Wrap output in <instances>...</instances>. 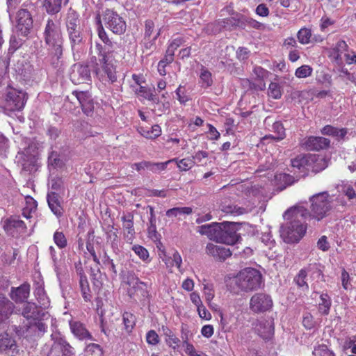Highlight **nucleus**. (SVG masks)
Listing matches in <instances>:
<instances>
[{
	"label": "nucleus",
	"mask_w": 356,
	"mask_h": 356,
	"mask_svg": "<svg viewBox=\"0 0 356 356\" xmlns=\"http://www.w3.org/2000/svg\"><path fill=\"white\" fill-rule=\"evenodd\" d=\"M311 202L310 211L302 206L291 207L287 210L286 215H292L296 218L304 220L314 218L318 221L325 217L327 213L331 209V202L329 200L327 192H322L314 195L309 198Z\"/></svg>",
	"instance_id": "1"
},
{
	"label": "nucleus",
	"mask_w": 356,
	"mask_h": 356,
	"mask_svg": "<svg viewBox=\"0 0 356 356\" xmlns=\"http://www.w3.org/2000/svg\"><path fill=\"white\" fill-rule=\"evenodd\" d=\"M127 285V293L130 298H138L143 305H149L152 296L150 284L142 282L135 274L129 273L124 281Z\"/></svg>",
	"instance_id": "2"
},
{
	"label": "nucleus",
	"mask_w": 356,
	"mask_h": 356,
	"mask_svg": "<svg viewBox=\"0 0 356 356\" xmlns=\"http://www.w3.org/2000/svg\"><path fill=\"white\" fill-rule=\"evenodd\" d=\"M98 61L94 66V72L99 81L113 83L117 81L116 66L112 62L113 54L97 55Z\"/></svg>",
	"instance_id": "3"
},
{
	"label": "nucleus",
	"mask_w": 356,
	"mask_h": 356,
	"mask_svg": "<svg viewBox=\"0 0 356 356\" xmlns=\"http://www.w3.org/2000/svg\"><path fill=\"white\" fill-rule=\"evenodd\" d=\"M287 210L284 212V218L290 220L289 225L282 230V235L285 241L288 243H298L303 238L307 231L306 220L301 218H296L292 215H286Z\"/></svg>",
	"instance_id": "4"
},
{
	"label": "nucleus",
	"mask_w": 356,
	"mask_h": 356,
	"mask_svg": "<svg viewBox=\"0 0 356 356\" xmlns=\"http://www.w3.org/2000/svg\"><path fill=\"white\" fill-rule=\"evenodd\" d=\"M236 286L245 292L259 289L262 284L261 273L253 268H245L241 270L235 278Z\"/></svg>",
	"instance_id": "5"
},
{
	"label": "nucleus",
	"mask_w": 356,
	"mask_h": 356,
	"mask_svg": "<svg viewBox=\"0 0 356 356\" xmlns=\"http://www.w3.org/2000/svg\"><path fill=\"white\" fill-rule=\"evenodd\" d=\"M27 99L28 95L26 92L12 87L8 88L2 106L4 113L10 115L13 113L22 111Z\"/></svg>",
	"instance_id": "6"
},
{
	"label": "nucleus",
	"mask_w": 356,
	"mask_h": 356,
	"mask_svg": "<svg viewBox=\"0 0 356 356\" xmlns=\"http://www.w3.org/2000/svg\"><path fill=\"white\" fill-rule=\"evenodd\" d=\"M43 38L48 48L63 47L64 39L60 23L49 18L44 27Z\"/></svg>",
	"instance_id": "7"
},
{
	"label": "nucleus",
	"mask_w": 356,
	"mask_h": 356,
	"mask_svg": "<svg viewBox=\"0 0 356 356\" xmlns=\"http://www.w3.org/2000/svg\"><path fill=\"white\" fill-rule=\"evenodd\" d=\"M65 24L72 49H74L76 45L81 42L83 39L80 31L79 14L75 10L72 9L68 10Z\"/></svg>",
	"instance_id": "8"
},
{
	"label": "nucleus",
	"mask_w": 356,
	"mask_h": 356,
	"mask_svg": "<svg viewBox=\"0 0 356 356\" xmlns=\"http://www.w3.org/2000/svg\"><path fill=\"white\" fill-rule=\"evenodd\" d=\"M105 26L115 34H122L127 29L126 22L113 9L106 8L102 13Z\"/></svg>",
	"instance_id": "9"
},
{
	"label": "nucleus",
	"mask_w": 356,
	"mask_h": 356,
	"mask_svg": "<svg viewBox=\"0 0 356 356\" xmlns=\"http://www.w3.org/2000/svg\"><path fill=\"white\" fill-rule=\"evenodd\" d=\"M273 307L272 297L266 293H254L250 299L249 308L254 314H264L270 312Z\"/></svg>",
	"instance_id": "10"
},
{
	"label": "nucleus",
	"mask_w": 356,
	"mask_h": 356,
	"mask_svg": "<svg viewBox=\"0 0 356 356\" xmlns=\"http://www.w3.org/2000/svg\"><path fill=\"white\" fill-rule=\"evenodd\" d=\"M15 19L17 33L27 37L33 28V19L30 11L26 8H20L16 12Z\"/></svg>",
	"instance_id": "11"
},
{
	"label": "nucleus",
	"mask_w": 356,
	"mask_h": 356,
	"mask_svg": "<svg viewBox=\"0 0 356 356\" xmlns=\"http://www.w3.org/2000/svg\"><path fill=\"white\" fill-rule=\"evenodd\" d=\"M97 29V32L99 38L104 43V44L96 42L95 49L97 51V55H106V54H113L114 53V44L109 38L107 33L104 30L102 22L101 20L100 15H97L96 17Z\"/></svg>",
	"instance_id": "12"
},
{
	"label": "nucleus",
	"mask_w": 356,
	"mask_h": 356,
	"mask_svg": "<svg viewBox=\"0 0 356 356\" xmlns=\"http://www.w3.org/2000/svg\"><path fill=\"white\" fill-rule=\"evenodd\" d=\"M218 243L227 245L235 244L239 238L233 222H224L220 223Z\"/></svg>",
	"instance_id": "13"
},
{
	"label": "nucleus",
	"mask_w": 356,
	"mask_h": 356,
	"mask_svg": "<svg viewBox=\"0 0 356 356\" xmlns=\"http://www.w3.org/2000/svg\"><path fill=\"white\" fill-rule=\"evenodd\" d=\"M72 95L79 101L83 113L88 117H92L95 112V103L90 93L88 91L74 90Z\"/></svg>",
	"instance_id": "14"
},
{
	"label": "nucleus",
	"mask_w": 356,
	"mask_h": 356,
	"mask_svg": "<svg viewBox=\"0 0 356 356\" xmlns=\"http://www.w3.org/2000/svg\"><path fill=\"white\" fill-rule=\"evenodd\" d=\"M51 336L54 342L48 356H73L74 348L63 338H54V335Z\"/></svg>",
	"instance_id": "15"
},
{
	"label": "nucleus",
	"mask_w": 356,
	"mask_h": 356,
	"mask_svg": "<svg viewBox=\"0 0 356 356\" xmlns=\"http://www.w3.org/2000/svg\"><path fill=\"white\" fill-rule=\"evenodd\" d=\"M330 140L321 136H309L305 139L301 146L309 151H319L330 147Z\"/></svg>",
	"instance_id": "16"
},
{
	"label": "nucleus",
	"mask_w": 356,
	"mask_h": 356,
	"mask_svg": "<svg viewBox=\"0 0 356 356\" xmlns=\"http://www.w3.org/2000/svg\"><path fill=\"white\" fill-rule=\"evenodd\" d=\"M86 248L90 255L92 257L93 261L97 264V269L90 268V276L92 280L93 284L97 288H101L103 285L102 283V274L98 267L100 265V261L98 257L96 254L94 245L92 243L88 241L86 243Z\"/></svg>",
	"instance_id": "17"
},
{
	"label": "nucleus",
	"mask_w": 356,
	"mask_h": 356,
	"mask_svg": "<svg viewBox=\"0 0 356 356\" xmlns=\"http://www.w3.org/2000/svg\"><path fill=\"white\" fill-rule=\"evenodd\" d=\"M227 24H231L242 29H245L246 26L257 30H264L265 29V25L261 22L242 15L238 18L230 17L227 19Z\"/></svg>",
	"instance_id": "18"
},
{
	"label": "nucleus",
	"mask_w": 356,
	"mask_h": 356,
	"mask_svg": "<svg viewBox=\"0 0 356 356\" xmlns=\"http://www.w3.org/2000/svg\"><path fill=\"white\" fill-rule=\"evenodd\" d=\"M206 252L207 254L213 257L215 260L219 261H224L232 255L229 248L212 243H209L207 245Z\"/></svg>",
	"instance_id": "19"
},
{
	"label": "nucleus",
	"mask_w": 356,
	"mask_h": 356,
	"mask_svg": "<svg viewBox=\"0 0 356 356\" xmlns=\"http://www.w3.org/2000/svg\"><path fill=\"white\" fill-rule=\"evenodd\" d=\"M327 166V160L324 156L315 154H307V173H318L325 170Z\"/></svg>",
	"instance_id": "20"
},
{
	"label": "nucleus",
	"mask_w": 356,
	"mask_h": 356,
	"mask_svg": "<svg viewBox=\"0 0 356 356\" xmlns=\"http://www.w3.org/2000/svg\"><path fill=\"white\" fill-rule=\"evenodd\" d=\"M3 229L8 234L14 236L15 232H26L27 227L25 222L20 220L19 217L10 216L4 221Z\"/></svg>",
	"instance_id": "21"
},
{
	"label": "nucleus",
	"mask_w": 356,
	"mask_h": 356,
	"mask_svg": "<svg viewBox=\"0 0 356 356\" xmlns=\"http://www.w3.org/2000/svg\"><path fill=\"white\" fill-rule=\"evenodd\" d=\"M29 293L30 284L25 282L18 287H12L10 296L16 303H21L29 298Z\"/></svg>",
	"instance_id": "22"
},
{
	"label": "nucleus",
	"mask_w": 356,
	"mask_h": 356,
	"mask_svg": "<svg viewBox=\"0 0 356 356\" xmlns=\"http://www.w3.org/2000/svg\"><path fill=\"white\" fill-rule=\"evenodd\" d=\"M291 167L293 172L299 173L301 176H307V154H299L292 159Z\"/></svg>",
	"instance_id": "23"
},
{
	"label": "nucleus",
	"mask_w": 356,
	"mask_h": 356,
	"mask_svg": "<svg viewBox=\"0 0 356 356\" xmlns=\"http://www.w3.org/2000/svg\"><path fill=\"white\" fill-rule=\"evenodd\" d=\"M15 306L4 295L0 296V325L14 313Z\"/></svg>",
	"instance_id": "24"
},
{
	"label": "nucleus",
	"mask_w": 356,
	"mask_h": 356,
	"mask_svg": "<svg viewBox=\"0 0 356 356\" xmlns=\"http://www.w3.org/2000/svg\"><path fill=\"white\" fill-rule=\"evenodd\" d=\"M121 219L123 222L124 238L127 243H132L135 238L134 217L129 214L128 216H123Z\"/></svg>",
	"instance_id": "25"
},
{
	"label": "nucleus",
	"mask_w": 356,
	"mask_h": 356,
	"mask_svg": "<svg viewBox=\"0 0 356 356\" xmlns=\"http://www.w3.org/2000/svg\"><path fill=\"white\" fill-rule=\"evenodd\" d=\"M47 203L49 209L57 217H61L63 214L60 196L56 192H50L47 196Z\"/></svg>",
	"instance_id": "26"
},
{
	"label": "nucleus",
	"mask_w": 356,
	"mask_h": 356,
	"mask_svg": "<svg viewBox=\"0 0 356 356\" xmlns=\"http://www.w3.org/2000/svg\"><path fill=\"white\" fill-rule=\"evenodd\" d=\"M49 63L54 69H60L63 65V47L48 48Z\"/></svg>",
	"instance_id": "27"
},
{
	"label": "nucleus",
	"mask_w": 356,
	"mask_h": 356,
	"mask_svg": "<svg viewBox=\"0 0 356 356\" xmlns=\"http://www.w3.org/2000/svg\"><path fill=\"white\" fill-rule=\"evenodd\" d=\"M220 223L213 222L202 225L199 227L200 233L202 235L207 236L210 239L216 241L218 243V236L220 233Z\"/></svg>",
	"instance_id": "28"
},
{
	"label": "nucleus",
	"mask_w": 356,
	"mask_h": 356,
	"mask_svg": "<svg viewBox=\"0 0 356 356\" xmlns=\"http://www.w3.org/2000/svg\"><path fill=\"white\" fill-rule=\"evenodd\" d=\"M253 75L255 76L254 80L257 81V88L264 90L266 88L264 80L268 77L269 72L260 66H255L253 69Z\"/></svg>",
	"instance_id": "29"
},
{
	"label": "nucleus",
	"mask_w": 356,
	"mask_h": 356,
	"mask_svg": "<svg viewBox=\"0 0 356 356\" xmlns=\"http://www.w3.org/2000/svg\"><path fill=\"white\" fill-rule=\"evenodd\" d=\"M332 306V299L327 293H322L320 295V301L318 305V312L323 316H327L330 314Z\"/></svg>",
	"instance_id": "30"
},
{
	"label": "nucleus",
	"mask_w": 356,
	"mask_h": 356,
	"mask_svg": "<svg viewBox=\"0 0 356 356\" xmlns=\"http://www.w3.org/2000/svg\"><path fill=\"white\" fill-rule=\"evenodd\" d=\"M321 132L323 135L331 136L337 138H343L348 133L346 128L338 129L332 125H325L321 129Z\"/></svg>",
	"instance_id": "31"
},
{
	"label": "nucleus",
	"mask_w": 356,
	"mask_h": 356,
	"mask_svg": "<svg viewBox=\"0 0 356 356\" xmlns=\"http://www.w3.org/2000/svg\"><path fill=\"white\" fill-rule=\"evenodd\" d=\"M38 203L33 197L29 195L26 196L25 206L22 209V216L26 219L31 218L32 213L36 211Z\"/></svg>",
	"instance_id": "32"
},
{
	"label": "nucleus",
	"mask_w": 356,
	"mask_h": 356,
	"mask_svg": "<svg viewBox=\"0 0 356 356\" xmlns=\"http://www.w3.org/2000/svg\"><path fill=\"white\" fill-rule=\"evenodd\" d=\"M42 5L48 14L54 15L60 12L62 0H43Z\"/></svg>",
	"instance_id": "33"
},
{
	"label": "nucleus",
	"mask_w": 356,
	"mask_h": 356,
	"mask_svg": "<svg viewBox=\"0 0 356 356\" xmlns=\"http://www.w3.org/2000/svg\"><path fill=\"white\" fill-rule=\"evenodd\" d=\"M79 288L83 300L90 302L92 296L87 277L79 279Z\"/></svg>",
	"instance_id": "34"
},
{
	"label": "nucleus",
	"mask_w": 356,
	"mask_h": 356,
	"mask_svg": "<svg viewBox=\"0 0 356 356\" xmlns=\"http://www.w3.org/2000/svg\"><path fill=\"white\" fill-rule=\"evenodd\" d=\"M125 331L128 333L132 332L136 325V318L135 315L129 312H124L122 315Z\"/></svg>",
	"instance_id": "35"
},
{
	"label": "nucleus",
	"mask_w": 356,
	"mask_h": 356,
	"mask_svg": "<svg viewBox=\"0 0 356 356\" xmlns=\"http://www.w3.org/2000/svg\"><path fill=\"white\" fill-rule=\"evenodd\" d=\"M16 349V343L10 335H6L0 339V352L12 350L13 353Z\"/></svg>",
	"instance_id": "36"
},
{
	"label": "nucleus",
	"mask_w": 356,
	"mask_h": 356,
	"mask_svg": "<svg viewBox=\"0 0 356 356\" xmlns=\"http://www.w3.org/2000/svg\"><path fill=\"white\" fill-rule=\"evenodd\" d=\"M200 83L202 88H207L213 84L211 73L204 67L201 69Z\"/></svg>",
	"instance_id": "37"
},
{
	"label": "nucleus",
	"mask_w": 356,
	"mask_h": 356,
	"mask_svg": "<svg viewBox=\"0 0 356 356\" xmlns=\"http://www.w3.org/2000/svg\"><path fill=\"white\" fill-rule=\"evenodd\" d=\"M143 161L145 169H147L152 171V172H159L165 170L167 168L168 164L170 163V161H165L162 163H154L148 161Z\"/></svg>",
	"instance_id": "38"
},
{
	"label": "nucleus",
	"mask_w": 356,
	"mask_h": 356,
	"mask_svg": "<svg viewBox=\"0 0 356 356\" xmlns=\"http://www.w3.org/2000/svg\"><path fill=\"white\" fill-rule=\"evenodd\" d=\"M161 128L159 124L153 125L150 129H142L141 135L148 139H155L161 135Z\"/></svg>",
	"instance_id": "39"
},
{
	"label": "nucleus",
	"mask_w": 356,
	"mask_h": 356,
	"mask_svg": "<svg viewBox=\"0 0 356 356\" xmlns=\"http://www.w3.org/2000/svg\"><path fill=\"white\" fill-rule=\"evenodd\" d=\"M273 131L276 134V138L275 141L279 142L284 140L286 138V129L280 121H276L273 124L272 126Z\"/></svg>",
	"instance_id": "40"
},
{
	"label": "nucleus",
	"mask_w": 356,
	"mask_h": 356,
	"mask_svg": "<svg viewBox=\"0 0 356 356\" xmlns=\"http://www.w3.org/2000/svg\"><path fill=\"white\" fill-rule=\"evenodd\" d=\"M168 161L170 162H175L177 165V167L180 170L182 171H187L192 168V167L194 165L195 161L193 159L190 158H184L182 159L179 160L178 159H172L171 160H169Z\"/></svg>",
	"instance_id": "41"
},
{
	"label": "nucleus",
	"mask_w": 356,
	"mask_h": 356,
	"mask_svg": "<svg viewBox=\"0 0 356 356\" xmlns=\"http://www.w3.org/2000/svg\"><path fill=\"white\" fill-rule=\"evenodd\" d=\"M307 271L306 269L302 268L299 270L297 275L294 277V282L300 288H304L306 290L309 289V285L307 282Z\"/></svg>",
	"instance_id": "42"
},
{
	"label": "nucleus",
	"mask_w": 356,
	"mask_h": 356,
	"mask_svg": "<svg viewBox=\"0 0 356 356\" xmlns=\"http://www.w3.org/2000/svg\"><path fill=\"white\" fill-rule=\"evenodd\" d=\"M53 240L59 249H64L67 246V239L62 231L56 230L53 235Z\"/></svg>",
	"instance_id": "43"
},
{
	"label": "nucleus",
	"mask_w": 356,
	"mask_h": 356,
	"mask_svg": "<svg viewBox=\"0 0 356 356\" xmlns=\"http://www.w3.org/2000/svg\"><path fill=\"white\" fill-rule=\"evenodd\" d=\"M191 207H174L166 211L165 215L169 217H177L179 215L186 214L189 215L192 213Z\"/></svg>",
	"instance_id": "44"
},
{
	"label": "nucleus",
	"mask_w": 356,
	"mask_h": 356,
	"mask_svg": "<svg viewBox=\"0 0 356 356\" xmlns=\"http://www.w3.org/2000/svg\"><path fill=\"white\" fill-rule=\"evenodd\" d=\"M297 38L298 40V42L302 44H307L311 41L312 38V31L309 29H307L306 27H303L300 29L298 33H297Z\"/></svg>",
	"instance_id": "45"
},
{
	"label": "nucleus",
	"mask_w": 356,
	"mask_h": 356,
	"mask_svg": "<svg viewBox=\"0 0 356 356\" xmlns=\"http://www.w3.org/2000/svg\"><path fill=\"white\" fill-rule=\"evenodd\" d=\"M131 250L143 261L148 263L150 261L148 250L140 245H133Z\"/></svg>",
	"instance_id": "46"
},
{
	"label": "nucleus",
	"mask_w": 356,
	"mask_h": 356,
	"mask_svg": "<svg viewBox=\"0 0 356 356\" xmlns=\"http://www.w3.org/2000/svg\"><path fill=\"white\" fill-rule=\"evenodd\" d=\"M222 211L227 214L240 216L246 213V209L237 205L229 204L222 207Z\"/></svg>",
	"instance_id": "47"
},
{
	"label": "nucleus",
	"mask_w": 356,
	"mask_h": 356,
	"mask_svg": "<svg viewBox=\"0 0 356 356\" xmlns=\"http://www.w3.org/2000/svg\"><path fill=\"white\" fill-rule=\"evenodd\" d=\"M136 93L138 95H140L149 101H152L154 102H156V101H158V98H157L156 95H154L150 90V89H149L145 86H140L139 87V88L138 90H136Z\"/></svg>",
	"instance_id": "48"
},
{
	"label": "nucleus",
	"mask_w": 356,
	"mask_h": 356,
	"mask_svg": "<svg viewBox=\"0 0 356 356\" xmlns=\"http://www.w3.org/2000/svg\"><path fill=\"white\" fill-rule=\"evenodd\" d=\"M348 46L344 40H339L333 48V55L336 60L341 59L342 52L348 50Z\"/></svg>",
	"instance_id": "49"
},
{
	"label": "nucleus",
	"mask_w": 356,
	"mask_h": 356,
	"mask_svg": "<svg viewBox=\"0 0 356 356\" xmlns=\"http://www.w3.org/2000/svg\"><path fill=\"white\" fill-rule=\"evenodd\" d=\"M268 95L275 99L282 97V92L280 85L277 83L271 82L268 90Z\"/></svg>",
	"instance_id": "50"
},
{
	"label": "nucleus",
	"mask_w": 356,
	"mask_h": 356,
	"mask_svg": "<svg viewBox=\"0 0 356 356\" xmlns=\"http://www.w3.org/2000/svg\"><path fill=\"white\" fill-rule=\"evenodd\" d=\"M313 69L307 65H303L296 69L295 75L298 78H307L312 75Z\"/></svg>",
	"instance_id": "51"
},
{
	"label": "nucleus",
	"mask_w": 356,
	"mask_h": 356,
	"mask_svg": "<svg viewBox=\"0 0 356 356\" xmlns=\"http://www.w3.org/2000/svg\"><path fill=\"white\" fill-rule=\"evenodd\" d=\"M86 356H102L103 352L99 345L90 343L86 348Z\"/></svg>",
	"instance_id": "52"
},
{
	"label": "nucleus",
	"mask_w": 356,
	"mask_h": 356,
	"mask_svg": "<svg viewBox=\"0 0 356 356\" xmlns=\"http://www.w3.org/2000/svg\"><path fill=\"white\" fill-rule=\"evenodd\" d=\"M36 307L34 304H31L30 302H27L22 311V316L26 318V319H30L32 318H34L36 315Z\"/></svg>",
	"instance_id": "53"
},
{
	"label": "nucleus",
	"mask_w": 356,
	"mask_h": 356,
	"mask_svg": "<svg viewBox=\"0 0 356 356\" xmlns=\"http://www.w3.org/2000/svg\"><path fill=\"white\" fill-rule=\"evenodd\" d=\"M341 193L347 197L348 200L356 199V191L350 184H343L341 186Z\"/></svg>",
	"instance_id": "54"
},
{
	"label": "nucleus",
	"mask_w": 356,
	"mask_h": 356,
	"mask_svg": "<svg viewBox=\"0 0 356 356\" xmlns=\"http://www.w3.org/2000/svg\"><path fill=\"white\" fill-rule=\"evenodd\" d=\"M72 334H89L83 325L78 321H72L70 323Z\"/></svg>",
	"instance_id": "55"
},
{
	"label": "nucleus",
	"mask_w": 356,
	"mask_h": 356,
	"mask_svg": "<svg viewBox=\"0 0 356 356\" xmlns=\"http://www.w3.org/2000/svg\"><path fill=\"white\" fill-rule=\"evenodd\" d=\"M204 294L205 300L209 304L214 298V290L212 284H207L204 285Z\"/></svg>",
	"instance_id": "56"
},
{
	"label": "nucleus",
	"mask_w": 356,
	"mask_h": 356,
	"mask_svg": "<svg viewBox=\"0 0 356 356\" xmlns=\"http://www.w3.org/2000/svg\"><path fill=\"white\" fill-rule=\"evenodd\" d=\"M302 325L307 330H311L315 326L314 317L310 313H306L303 316Z\"/></svg>",
	"instance_id": "57"
},
{
	"label": "nucleus",
	"mask_w": 356,
	"mask_h": 356,
	"mask_svg": "<svg viewBox=\"0 0 356 356\" xmlns=\"http://www.w3.org/2000/svg\"><path fill=\"white\" fill-rule=\"evenodd\" d=\"M314 353L319 356H335L334 353L327 349L325 345H320L314 349Z\"/></svg>",
	"instance_id": "58"
},
{
	"label": "nucleus",
	"mask_w": 356,
	"mask_h": 356,
	"mask_svg": "<svg viewBox=\"0 0 356 356\" xmlns=\"http://www.w3.org/2000/svg\"><path fill=\"white\" fill-rule=\"evenodd\" d=\"M220 323H221V325H222V330L225 333L234 332V329L236 327V324L232 323V325H229L227 318L223 316V314L222 313H220Z\"/></svg>",
	"instance_id": "59"
},
{
	"label": "nucleus",
	"mask_w": 356,
	"mask_h": 356,
	"mask_svg": "<svg viewBox=\"0 0 356 356\" xmlns=\"http://www.w3.org/2000/svg\"><path fill=\"white\" fill-rule=\"evenodd\" d=\"M184 42V39L181 37L175 38L169 43L167 49L171 50L173 53H175L177 49L183 44Z\"/></svg>",
	"instance_id": "60"
},
{
	"label": "nucleus",
	"mask_w": 356,
	"mask_h": 356,
	"mask_svg": "<svg viewBox=\"0 0 356 356\" xmlns=\"http://www.w3.org/2000/svg\"><path fill=\"white\" fill-rule=\"evenodd\" d=\"M86 261L83 263L81 260L75 263V270L76 274L79 276V279L87 277L85 275V268H86Z\"/></svg>",
	"instance_id": "61"
},
{
	"label": "nucleus",
	"mask_w": 356,
	"mask_h": 356,
	"mask_svg": "<svg viewBox=\"0 0 356 356\" xmlns=\"http://www.w3.org/2000/svg\"><path fill=\"white\" fill-rule=\"evenodd\" d=\"M29 327L33 331V332H47V325L44 323H43L42 321L39 320L37 321H35L34 323L31 325Z\"/></svg>",
	"instance_id": "62"
},
{
	"label": "nucleus",
	"mask_w": 356,
	"mask_h": 356,
	"mask_svg": "<svg viewBox=\"0 0 356 356\" xmlns=\"http://www.w3.org/2000/svg\"><path fill=\"white\" fill-rule=\"evenodd\" d=\"M255 13L259 16L265 17L269 15L270 11L266 4L260 3L257 6Z\"/></svg>",
	"instance_id": "63"
},
{
	"label": "nucleus",
	"mask_w": 356,
	"mask_h": 356,
	"mask_svg": "<svg viewBox=\"0 0 356 356\" xmlns=\"http://www.w3.org/2000/svg\"><path fill=\"white\" fill-rule=\"evenodd\" d=\"M207 127L209 128L208 133L209 134L210 136L209 137V139L211 140H217L220 137V134L219 131L216 129V128L213 126L211 124H208Z\"/></svg>",
	"instance_id": "64"
}]
</instances>
